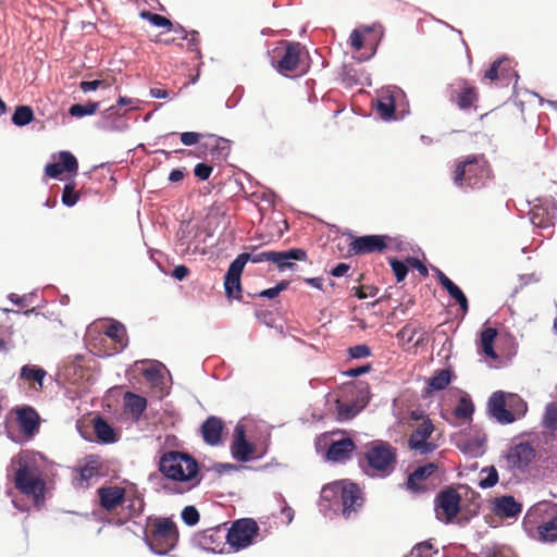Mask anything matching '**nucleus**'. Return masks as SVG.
I'll list each match as a JSON object with an SVG mask.
<instances>
[{"label": "nucleus", "mask_w": 557, "mask_h": 557, "mask_svg": "<svg viewBox=\"0 0 557 557\" xmlns=\"http://www.w3.org/2000/svg\"><path fill=\"white\" fill-rule=\"evenodd\" d=\"M94 430L96 436L102 443H114L116 441L113 428L101 417L94 420Z\"/></svg>", "instance_id": "33"}, {"label": "nucleus", "mask_w": 557, "mask_h": 557, "mask_svg": "<svg viewBox=\"0 0 557 557\" xmlns=\"http://www.w3.org/2000/svg\"><path fill=\"white\" fill-rule=\"evenodd\" d=\"M490 174V165L483 154L468 156L456 163L453 181L460 188H481Z\"/></svg>", "instance_id": "5"}, {"label": "nucleus", "mask_w": 557, "mask_h": 557, "mask_svg": "<svg viewBox=\"0 0 557 557\" xmlns=\"http://www.w3.org/2000/svg\"><path fill=\"white\" fill-rule=\"evenodd\" d=\"M449 296L458 302L462 313L466 314L469 310V302L463 292L457 287Z\"/></svg>", "instance_id": "52"}, {"label": "nucleus", "mask_w": 557, "mask_h": 557, "mask_svg": "<svg viewBox=\"0 0 557 557\" xmlns=\"http://www.w3.org/2000/svg\"><path fill=\"white\" fill-rule=\"evenodd\" d=\"M125 502H127V510L131 517H138L144 512L145 502L144 498L139 495H133L132 497H127Z\"/></svg>", "instance_id": "44"}, {"label": "nucleus", "mask_w": 557, "mask_h": 557, "mask_svg": "<svg viewBox=\"0 0 557 557\" xmlns=\"http://www.w3.org/2000/svg\"><path fill=\"white\" fill-rule=\"evenodd\" d=\"M493 511L498 517L513 518L522 511V505L513 496L505 495L493 500Z\"/></svg>", "instance_id": "25"}, {"label": "nucleus", "mask_w": 557, "mask_h": 557, "mask_svg": "<svg viewBox=\"0 0 557 557\" xmlns=\"http://www.w3.org/2000/svg\"><path fill=\"white\" fill-rule=\"evenodd\" d=\"M451 381V372L448 369H443L431 377L429 385L435 391H442L446 388Z\"/></svg>", "instance_id": "37"}, {"label": "nucleus", "mask_w": 557, "mask_h": 557, "mask_svg": "<svg viewBox=\"0 0 557 557\" xmlns=\"http://www.w3.org/2000/svg\"><path fill=\"white\" fill-rule=\"evenodd\" d=\"M103 334L117 345L114 350L119 351L127 346L126 329L122 323L117 321L111 322L104 329Z\"/></svg>", "instance_id": "30"}, {"label": "nucleus", "mask_w": 557, "mask_h": 557, "mask_svg": "<svg viewBox=\"0 0 557 557\" xmlns=\"http://www.w3.org/2000/svg\"><path fill=\"white\" fill-rule=\"evenodd\" d=\"M210 141L206 144L207 148H210L211 153H214V151H219V153L224 152V154L228 151V141L224 138L216 137V136H210Z\"/></svg>", "instance_id": "47"}, {"label": "nucleus", "mask_w": 557, "mask_h": 557, "mask_svg": "<svg viewBox=\"0 0 557 557\" xmlns=\"http://www.w3.org/2000/svg\"><path fill=\"white\" fill-rule=\"evenodd\" d=\"M438 469L435 462H429L423 466H419L413 472H411L407 479V488L411 492H425V481L431 478Z\"/></svg>", "instance_id": "20"}, {"label": "nucleus", "mask_w": 557, "mask_h": 557, "mask_svg": "<svg viewBox=\"0 0 557 557\" xmlns=\"http://www.w3.org/2000/svg\"><path fill=\"white\" fill-rule=\"evenodd\" d=\"M556 218L557 209L554 207L535 206L530 211V220L532 224L540 228L553 226Z\"/></svg>", "instance_id": "26"}, {"label": "nucleus", "mask_w": 557, "mask_h": 557, "mask_svg": "<svg viewBox=\"0 0 557 557\" xmlns=\"http://www.w3.org/2000/svg\"><path fill=\"white\" fill-rule=\"evenodd\" d=\"M124 407L131 412L133 419L138 421L147 408V399L132 392L124 394Z\"/></svg>", "instance_id": "29"}, {"label": "nucleus", "mask_w": 557, "mask_h": 557, "mask_svg": "<svg viewBox=\"0 0 557 557\" xmlns=\"http://www.w3.org/2000/svg\"><path fill=\"white\" fill-rule=\"evenodd\" d=\"M433 549V545L430 542H422L418 545H416L411 550L412 557H422V553L426 550Z\"/></svg>", "instance_id": "57"}, {"label": "nucleus", "mask_w": 557, "mask_h": 557, "mask_svg": "<svg viewBox=\"0 0 557 557\" xmlns=\"http://www.w3.org/2000/svg\"><path fill=\"white\" fill-rule=\"evenodd\" d=\"M448 100L461 111L476 110L480 92L473 82L457 78L447 87Z\"/></svg>", "instance_id": "9"}, {"label": "nucleus", "mask_w": 557, "mask_h": 557, "mask_svg": "<svg viewBox=\"0 0 557 557\" xmlns=\"http://www.w3.org/2000/svg\"><path fill=\"white\" fill-rule=\"evenodd\" d=\"M371 350L367 345H356L349 348V355L351 358L360 359L370 356Z\"/></svg>", "instance_id": "55"}, {"label": "nucleus", "mask_w": 557, "mask_h": 557, "mask_svg": "<svg viewBox=\"0 0 557 557\" xmlns=\"http://www.w3.org/2000/svg\"><path fill=\"white\" fill-rule=\"evenodd\" d=\"M99 504L107 511H113L126 499V490L119 485L101 486L97 490Z\"/></svg>", "instance_id": "18"}, {"label": "nucleus", "mask_w": 557, "mask_h": 557, "mask_svg": "<svg viewBox=\"0 0 557 557\" xmlns=\"http://www.w3.org/2000/svg\"><path fill=\"white\" fill-rule=\"evenodd\" d=\"M436 277L440 284L447 290L448 295L453 294V292L458 287L444 272L441 270H436Z\"/></svg>", "instance_id": "53"}, {"label": "nucleus", "mask_w": 557, "mask_h": 557, "mask_svg": "<svg viewBox=\"0 0 557 557\" xmlns=\"http://www.w3.org/2000/svg\"><path fill=\"white\" fill-rule=\"evenodd\" d=\"M178 530L171 518L148 517L145 529V542L150 549L164 555L175 547Z\"/></svg>", "instance_id": "4"}, {"label": "nucleus", "mask_w": 557, "mask_h": 557, "mask_svg": "<svg viewBox=\"0 0 557 557\" xmlns=\"http://www.w3.org/2000/svg\"><path fill=\"white\" fill-rule=\"evenodd\" d=\"M460 494L453 487H446L435 497L436 518L445 523L451 522L460 512Z\"/></svg>", "instance_id": "12"}, {"label": "nucleus", "mask_w": 557, "mask_h": 557, "mask_svg": "<svg viewBox=\"0 0 557 557\" xmlns=\"http://www.w3.org/2000/svg\"><path fill=\"white\" fill-rule=\"evenodd\" d=\"M352 290H355V296H357L359 299L374 297L379 292L376 287L370 285H361L358 287H354Z\"/></svg>", "instance_id": "50"}, {"label": "nucleus", "mask_w": 557, "mask_h": 557, "mask_svg": "<svg viewBox=\"0 0 557 557\" xmlns=\"http://www.w3.org/2000/svg\"><path fill=\"white\" fill-rule=\"evenodd\" d=\"M388 263L394 272V275L396 277V281L399 283V282H403L405 280V277L407 276V273H408V263L407 261L406 262H403V261H399L395 258H389L388 259Z\"/></svg>", "instance_id": "45"}, {"label": "nucleus", "mask_w": 557, "mask_h": 557, "mask_svg": "<svg viewBox=\"0 0 557 557\" xmlns=\"http://www.w3.org/2000/svg\"><path fill=\"white\" fill-rule=\"evenodd\" d=\"M243 265L239 261L233 260L224 277L225 294L228 298H242V284L240 276L243 273Z\"/></svg>", "instance_id": "21"}, {"label": "nucleus", "mask_w": 557, "mask_h": 557, "mask_svg": "<svg viewBox=\"0 0 557 557\" xmlns=\"http://www.w3.org/2000/svg\"><path fill=\"white\" fill-rule=\"evenodd\" d=\"M78 171V162L76 158L69 151L59 153V162L48 163L45 166V174L51 178H57L63 172L76 174Z\"/></svg>", "instance_id": "19"}, {"label": "nucleus", "mask_w": 557, "mask_h": 557, "mask_svg": "<svg viewBox=\"0 0 557 557\" xmlns=\"http://www.w3.org/2000/svg\"><path fill=\"white\" fill-rule=\"evenodd\" d=\"M407 263L412 267V268H416L421 275L423 276H426L428 275V268L417 258H413V257H410L407 259Z\"/></svg>", "instance_id": "60"}, {"label": "nucleus", "mask_w": 557, "mask_h": 557, "mask_svg": "<svg viewBox=\"0 0 557 557\" xmlns=\"http://www.w3.org/2000/svg\"><path fill=\"white\" fill-rule=\"evenodd\" d=\"M231 449L234 458L239 461L246 462L253 458L256 446L246 440V430L243 424L235 426Z\"/></svg>", "instance_id": "17"}, {"label": "nucleus", "mask_w": 557, "mask_h": 557, "mask_svg": "<svg viewBox=\"0 0 557 557\" xmlns=\"http://www.w3.org/2000/svg\"><path fill=\"white\" fill-rule=\"evenodd\" d=\"M302 53L304 47L299 42L281 41L273 50V60L277 58L275 69L283 75L297 71Z\"/></svg>", "instance_id": "10"}, {"label": "nucleus", "mask_w": 557, "mask_h": 557, "mask_svg": "<svg viewBox=\"0 0 557 557\" xmlns=\"http://www.w3.org/2000/svg\"><path fill=\"white\" fill-rule=\"evenodd\" d=\"M259 535V525L251 518H243L233 522L226 534L227 543L237 550L251 545Z\"/></svg>", "instance_id": "11"}, {"label": "nucleus", "mask_w": 557, "mask_h": 557, "mask_svg": "<svg viewBox=\"0 0 557 557\" xmlns=\"http://www.w3.org/2000/svg\"><path fill=\"white\" fill-rule=\"evenodd\" d=\"M515 75L511 60L508 58H500L494 61L491 66L485 71L483 79L491 83L496 81H509Z\"/></svg>", "instance_id": "22"}, {"label": "nucleus", "mask_w": 557, "mask_h": 557, "mask_svg": "<svg viewBox=\"0 0 557 557\" xmlns=\"http://www.w3.org/2000/svg\"><path fill=\"white\" fill-rule=\"evenodd\" d=\"M363 34L359 29H354L349 36V42L354 50L359 51L363 48Z\"/></svg>", "instance_id": "54"}, {"label": "nucleus", "mask_w": 557, "mask_h": 557, "mask_svg": "<svg viewBox=\"0 0 557 557\" xmlns=\"http://www.w3.org/2000/svg\"><path fill=\"white\" fill-rule=\"evenodd\" d=\"M474 411V405L472 400L468 396H462L459 398L456 408L454 409V414L458 419L468 420L471 419Z\"/></svg>", "instance_id": "36"}, {"label": "nucleus", "mask_w": 557, "mask_h": 557, "mask_svg": "<svg viewBox=\"0 0 557 557\" xmlns=\"http://www.w3.org/2000/svg\"><path fill=\"white\" fill-rule=\"evenodd\" d=\"M47 372L45 369L33 366V364H25L22 367L20 372V379L28 382V383H37L38 387L36 389H41L44 386V379L46 377Z\"/></svg>", "instance_id": "32"}, {"label": "nucleus", "mask_w": 557, "mask_h": 557, "mask_svg": "<svg viewBox=\"0 0 557 557\" xmlns=\"http://www.w3.org/2000/svg\"><path fill=\"white\" fill-rule=\"evenodd\" d=\"M160 472L168 479L191 482L198 474V463L188 454L171 450L162 455L159 461Z\"/></svg>", "instance_id": "7"}, {"label": "nucleus", "mask_w": 557, "mask_h": 557, "mask_svg": "<svg viewBox=\"0 0 557 557\" xmlns=\"http://www.w3.org/2000/svg\"><path fill=\"white\" fill-rule=\"evenodd\" d=\"M370 369H371L370 364L362 366V367H357V368H351L348 371H346L345 374L347 376H350V377H357L359 375H362V374L369 372Z\"/></svg>", "instance_id": "61"}, {"label": "nucleus", "mask_w": 557, "mask_h": 557, "mask_svg": "<svg viewBox=\"0 0 557 557\" xmlns=\"http://www.w3.org/2000/svg\"><path fill=\"white\" fill-rule=\"evenodd\" d=\"M349 265L347 263H338L332 271L331 274L335 277L343 276L349 270Z\"/></svg>", "instance_id": "62"}, {"label": "nucleus", "mask_w": 557, "mask_h": 557, "mask_svg": "<svg viewBox=\"0 0 557 557\" xmlns=\"http://www.w3.org/2000/svg\"><path fill=\"white\" fill-rule=\"evenodd\" d=\"M355 449V442L350 437L334 441L327 448L326 458L333 462H344L350 458Z\"/></svg>", "instance_id": "24"}, {"label": "nucleus", "mask_w": 557, "mask_h": 557, "mask_svg": "<svg viewBox=\"0 0 557 557\" xmlns=\"http://www.w3.org/2000/svg\"><path fill=\"white\" fill-rule=\"evenodd\" d=\"M392 238L387 235H363L355 236L348 245L350 256H362L374 252H382L388 247Z\"/></svg>", "instance_id": "13"}, {"label": "nucleus", "mask_w": 557, "mask_h": 557, "mask_svg": "<svg viewBox=\"0 0 557 557\" xmlns=\"http://www.w3.org/2000/svg\"><path fill=\"white\" fill-rule=\"evenodd\" d=\"M543 426L550 432L557 430V403H549L545 407L543 414Z\"/></svg>", "instance_id": "38"}, {"label": "nucleus", "mask_w": 557, "mask_h": 557, "mask_svg": "<svg viewBox=\"0 0 557 557\" xmlns=\"http://www.w3.org/2000/svg\"><path fill=\"white\" fill-rule=\"evenodd\" d=\"M376 113L385 121L392 120L395 116L396 101L395 97L391 92H383L375 106Z\"/></svg>", "instance_id": "31"}, {"label": "nucleus", "mask_w": 557, "mask_h": 557, "mask_svg": "<svg viewBox=\"0 0 557 557\" xmlns=\"http://www.w3.org/2000/svg\"><path fill=\"white\" fill-rule=\"evenodd\" d=\"M16 416V422L21 432L33 437L40 426V418L37 411L30 406L16 407L12 410Z\"/></svg>", "instance_id": "16"}, {"label": "nucleus", "mask_w": 557, "mask_h": 557, "mask_svg": "<svg viewBox=\"0 0 557 557\" xmlns=\"http://www.w3.org/2000/svg\"><path fill=\"white\" fill-rule=\"evenodd\" d=\"M79 199V194L75 191V184L69 183L64 186L62 202L67 207H73Z\"/></svg>", "instance_id": "46"}, {"label": "nucleus", "mask_w": 557, "mask_h": 557, "mask_svg": "<svg viewBox=\"0 0 557 557\" xmlns=\"http://www.w3.org/2000/svg\"><path fill=\"white\" fill-rule=\"evenodd\" d=\"M107 87H109V84L102 79L83 81L79 83V88L84 92H89V91L97 90L98 88H107Z\"/></svg>", "instance_id": "49"}, {"label": "nucleus", "mask_w": 557, "mask_h": 557, "mask_svg": "<svg viewBox=\"0 0 557 557\" xmlns=\"http://www.w3.org/2000/svg\"><path fill=\"white\" fill-rule=\"evenodd\" d=\"M213 166L208 163H198L194 169V174L201 181H206L212 174Z\"/></svg>", "instance_id": "51"}, {"label": "nucleus", "mask_w": 557, "mask_h": 557, "mask_svg": "<svg viewBox=\"0 0 557 557\" xmlns=\"http://www.w3.org/2000/svg\"><path fill=\"white\" fill-rule=\"evenodd\" d=\"M182 519L187 525H195L199 521V512L194 506H186L182 511Z\"/></svg>", "instance_id": "48"}, {"label": "nucleus", "mask_w": 557, "mask_h": 557, "mask_svg": "<svg viewBox=\"0 0 557 557\" xmlns=\"http://www.w3.org/2000/svg\"><path fill=\"white\" fill-rule=\"evenodd\" d=\"M396 465L397 449L388 442L381 440L367 444L359 457L361 470L370 478H387L395 471Z\"/></svg>", "instance_id": "2"}, {"label": "nucleus", "mask_w": 557, "mask_h": 557, "mask_svg": "<svg viewBox=\"0 0 557 557\" xmlns=\"http://www.w3.org/2000/svg\"><path fill=\"white\" fill-rule=\"evenodd\" d=\"M187 40H188V49L189 50H191V51L198 50L200 38H199V33L197 30L189 32Z\"/></svg>", "instance_id": "59"}, {"label": "nucleus", "mask_w": 557, "mask_h": 557, "mask_svg": "<svg viewBox=\"0 0 557 557\" xmlns=\"http://www.w3.org/2000/svg\"><path fill=\"white\" fill-rule=\"evenodd\" d=\"M99 108V102L88 101L85 104L75 103L69 109V113L74 117L92 115Z\"/></svg>", "instance_id": "39"}, {"label": "nucleus", "mask_w": 557, "mask_h": 557, "mask_svg": "<svg viewBox=\"0 0 557 557\" xmlns=\"http://www.w3.org/2000/svg\"><path fill=\"white\" fill-rule=\"evenodd\" d=\"M256 247L251 252L239 253L235 260L239 261L240 265L245 268L248 261L252 263L272 262L282 272L285 270H295L296 264L293 261H306L307 252L301 248H292L284 251H260L256 252Z\"/></svg>", "instance_id": "8"}, {"label": "nucleus", "mask_w": 557, "mask_h": 557, "mask_svg": "<svg viewBox=\"0 0 557 557\" xmlns=\"http://www.w3.org/2000/svg\"><path fill=\"white\" fill-rule=\"evenodd\" d=\"M486 474L479 482V486L482 488L493 487L498 482V472L495 467H485L482 469L481 474Z\"/></svg>", "instance_id": "43"}, {"label": "nucleus", "mask_w": 557, "mask_h": 557, "mask_svg": "<svg viewBox=\"0 0 557 557\" xmlns=\"http://www.w3.org/2000/svg\"><path fill=\"white\" fill-rule=\"evenodd\" d=\"M34 120V111L29 106L16 107L13 115L12 123L16 126L28 125Z\"/></svg>", "instance_id": "35"}, {"label": "nucleus", "mask_w": 557, "mask_h": 557, "mask_svg": "<svg viewBox=\"0 0 557 557\" xmlns=\"http://www.w3.org/2000/svg\"><path fill=\"white\" fill-rule=\"evenodd\" d=\"M482 557H516L513 552L506 546L493 545L484 547L481 552Z\"/></svg>", "instance_id": "42"}, {"label": "nucleus", "mask_w": 557, "mask_h": 557, "mask_svg": "<svg viewBox=\"0 0 557 557\" xmlns=\"http://www.w3.org/2000/svg\"><path fill=\"white\" fill-rule=\"evenodd\" d=\"M536 457V451L530 443H519L511 446L505 455L506 466L511 471H525Z\"/></svg>", "instance_id": "15"}, {"label": "nucleus", "mask_w": 557, "mask_h": 557, "mask_svg": "<svg viewBox=\"0 0 557 557\" xmlns=\"http://www.w3.org/2000/svg\"><path fill=\"white\" fill-rule=\"evenodd\" d=\"M14 468V486L22 494L33 497L35 504L45 499L46 482L36 458L30 451L24 450L11 459Z\"/></svg>", "instance_id": "1"}, {"label": "nucleus", "mask_w": 557, "mask_h": 557, "mask_svg": "<svg viewBox=\"0 0 557 557\" xmlns=\"http://www.w3.org/2000/svg\"><path fill=\"white\" fill-rule=\"evenodd\" d=\"M150 95L152 98L165 99L169 97V91L166 89H162V88H151Z\"/></svg>", "instance_id": "63"}, {"label": "nucleus", "mask_w": 557, "mask_h": 557, "mask_svg": "<svg viewBox=\"0 0 557 557\" xmlns=\"http://www.w3.org/2000/svg\"><path fill=\"white\" fill-rule=\"evenodd\" d=\"M184 178V172L180 169L172 170L169 175V181L172 183L181 182Z\"/></svg>", "instance_id": "64"}, {"label": "nucleus", "mask_w": 557, "mask_h": 557, "mask_svg": "<svg viewBox=\"0 0 557 557\" xmlns=\"http://www.w3.org/2000/svg\"><path fill=\"white\" fill-rule=\"evenodd\" d=\"M223 422L220 418L211 416L201 426L202 437L210 445H218L221 442Z\"/></svg>", "instance_id": "27"}, {"label": "nucleus", "mask_w": 557, "mask_h": 557, "mask_svg": "<svg viewBox=\"0 0 557 557\" xmlns=\"http://www.w3.org/2000/svg\"><path fill=\"white\" fill-rule=\"evenodd\" d=\"M497 330L494 327H486L481 333V349L482 351L491 357V358H497V355L494 350V342L497 337Z\"/></svg>", "instance_id": "34"}, {"label": "nucleus", "mask_w": 557, "mask_h": 557, "mask_svg": "<svg viewBox=\"0 0 557 557\" xmlns=\"http://www.w3.org/2000/svg\"><path fill=\"white\" fill-rule=\"evenodd\" d=\"M77 475L75 476L76 485L79 487H85L89 485V481L99 474V463L98 460L94 456H89L84 466H81L77 470Z\"/></svg>", "instance_id": "28"}, {"label": "nucleus", "mask_w": 557, "mask_h": 557, "mask_svg": "<svg viewBox=\"0 0 557 557\" xmlns=\"http://www.w3.org/2000/svg\"><path fill=\"white\" fill-rule=\"evenodd\" d=\"M488 411L502 424H509L524 417L528 405L518 394L494 392L488 399Z\"/></svg>", "instance_id": "6"}, {"label": "nucleus", "mask_w": 557, "mask_h": 557, "mask_svg": "<svg viewBox=\"0 0 557 557\" xmlns=\"http://www.w3.org/2000/svg\"><path fill=\"white\" fill-rule=\"evenodd\" d=\"M189 272L186 265H176L172 271V276L178 281H183L189 275Z\"/></svg>", "instance_id": "58"}, {"label": "nucleus", "mask_w": 557, "mask_h": 557, "mask_svg": "<svg viewBox=\"0 0 557 557\" xmlns=\"http://www.w3.org/2000/svg\"><path fill=\"white\" fill-rule=\"evenodd\" d=\"M434 425L430 419L423 420L410 434L408 447L419 455H428L437 448V444L430 441Z\"/></svg>", "instance_id": "14"}, {"label": "nucleus", "mask_w": 557, "mask_h": 557, "mask_svg": "<svg viewBox=\"0 0 557 557\" xmlns=\"http://www.w3.org/2000/svg\"><path fill=\"white\" fill-rule=\"evenodd\" d=\"M341 499L343 504V515L346 518L362 505L361 491L355 483H349L342 488Z\"/></svg>", "instance_id": "23"}, {"label": "nucleus", "mask_w": 557, "mask_h": 557, "mask_svg": "<svg viewBox=\"0 0 557 557\" xmlns=\"http://www.w3.org/2000/svg\"><path fill=\"white\" fill-rule=\"evenodd\" d=\"M139 16L144 20L149 21L154 26L163 27L169 30H171L173 28V23L169 18H166L165 16H162L160 14L152 13L150 11H141L139 13Z\"/></svg>", "instance_id": "41"}, {"label": "nucleus", "mask_w": 557, "mask_h": 557, "mask_svg": "<svg viewBox=\"0 0 557 557\" xmlns=\"http://www.w3.org/2000/svg\"><path fill=\"white\" fill-rule=\"evenodd\" d=\"M523 525L541 542H557V505L550 502L533 505L524 516Z\"/></svg>", "instance_id": "3"}, {"label": "nucleus", "mask_w": 557, "mask_h": 557, "mask_svg": "<svg viewBox=\"0 0 557 557\" xmlns=\"http://www.w3.org/2000/svg\"><path fill=\"white\" fill-rule=\"evenodd\" d=\"M336 410L339 420H350L359 412L360 409L354 403H343L337 399Z\"/></svg>", "instance_id": "40"}, {"label": "nucleus", "mask_w": 557, "mask_h": 557, "mask_svg": "<svg viewBox=\"0 0 557 557\" xmlns=\"http://www.w3.org/2000/svg\"><path fill=\"white\" fill-rule=\"evenodd\" d=\"M201 137H202V135L200 133L185 132V133L181 134V141L185 146H193V145L199 143Z\"/></svg>", "instance_id": "56"}]
</instances>
